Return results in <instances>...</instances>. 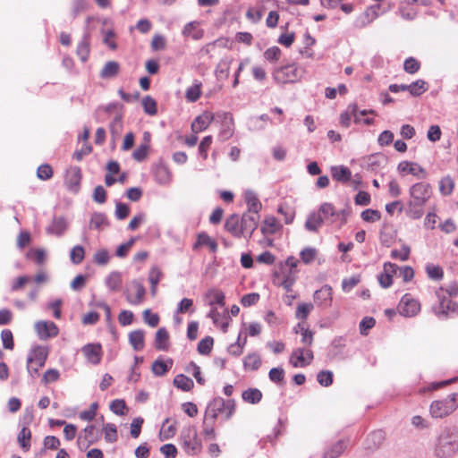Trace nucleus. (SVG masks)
Returning a JSON list of instances; mask_svg holds the SVG:
<instances>
[{
  "label": "nucleus",
  "mask_w": 458,
  "mask_h": 458,
  "mask_svg": "<svg viewBox=\"0 0 458 458\" xmlns=\"http://www.w3.org/2000/svg\"><path fill=\"white\" fill-rule=\"evenodd\" d=\"M169 335L165 327L159 328L155 336V347L157 350L165 351L168 348Z\"/></svg>",
  "instance_id": "32"
},
{
  "label": "nucleus",
  "mask_w": 458,
  "mask_h": 458,
  "mask_svg": "<svg viewBox=\"0 0 458 458\" xmlns=\"http://www.w3.org/2000/svg\"><path fill=\"white\" fill-rule=\"evenodd\" d=\"M290 363L294 368L306 366L304 358V348H297L292 352L290 357Z\"/></svg>",
  "instance_id": "46"
},
{
  "label": "nucleus",
  "mask_w": 458,
  "mask_h": 458,
  "mask_svg": "<svg viewBox=\"0 0 458 458\" xmlns=\"http://www.w3.org/2000/svg\"><path fill=\"white\" fill-rule=\"evenodd\" d=\"M302 75L303 70L292 64L276 69L273 73V78L276 82L285 84L300 81Z\"/></svg>",
  "instance_id": "5"
},
{
  "label": "nucleus",
  "mask_w": 458,
  "mask_h": 458,
  "mask_svg": "<svg viewBox=\"0 0 458 458\" xmlns=\"http://www.w3.org/2000/svg\"><path fill=\"white\" fill-rule=\"evenodd\" d=\"M141 104L144 112L148 115H155L157 113V101L150 96H146L142 98Z\"/></svg>",
  "instance_id": "47"
},
{
  "label": "nucleus",
  "mask_w": 458,
  "mask_h": 458,
  "mask_svg": "<svg viewBox=\"0 0 458 458\" xmlns=\"http://www.w3.org/2000/svg\"><path fill=\"white\" fill-rule=\"evenodd\" d=\"M318 382L325 387L333 384V372L330 370H321L317 375Z\"/></svg>",
  "instance_id": "55"
},
{
  "label": "nucleus",
  "mask_w": 458,
  "mask_h": 458,
  "mask_svg": "<svg viewBox=\"0 0 458 458\" xmlns=\"http://www.w3.org/2000/svg\"><path fill=\"white\" fill-rule=\"evenodd\" d=\"M349 444V438L337 440L325 448L322 458H339L348 448Z\"/></svg>",
  "instance_id": "12"
},
{
  "label": "nucleus",
  "mask_w": 458,
  "mask_h": 458,
  "mask_svg": "<svg viewBox=\"0 0 458 458\" xmlns=\"http://www.w3.org/2000/svg\"><path fill=\"white\" fill-rule=\"evenodd\" d=\"M454 188V182L450 175L443 177L439 182V191L444 196L451 195Z\"/></svg>",
  "instance_id": "45"
},
{
  "label": "nucleus",
  "mask_w": 458,
  "mask_h": 458,
  "mask_svg": "<svg viewBox=\"0 0 458 458\" xmlns=\"http://www.w3.org/2000/svg\"><path fill=\"white\" fill-rule=\"evenodd\" d=\"M129 213L130 208L128 205L122 202H116L114 215L118 220L125 219L128 216Z\"/></svg>",
  "instance_id": "61"
},
{
  "label": "nucleus",
  "mask_w": 458,
  "mask_h": 458,
  "mask_svg": "<svg viewBox=\"0 0 458 458\" xmlns=\"http://www.w3.org/2000/svg\"><path fill=\"white\" fill-rule=\"evenodd\" d=\"M244 199L248 205L247 212L259 215V212L260 211L262 205L257 194L253 191L248 190L244 193Z\"/></svg>",
  "instance_id": "22"
},
{
  "label": "nucleus",
  "mask_w": 458,
  "mask_h": 458,
  "mask_svg": "<svg viewBox=\"0 0 458 458\" xmlns=\"http://www.w3.org/2000/svg\"><path fill=\"white\" fill-rule=\"evenodd\" d=\"M89 6L87 0H73L72 7V15L73 18L77 17L81 13L87 10Z\"/></svg>",
  "instance_id": "60"
},
{
  "label": "nucleus",
  "mask_w": 458,
  "mask_h": 458,
  "mask_svg": "<svg viewBox=\"0 0 458 458\" xmlns=\"http://www.w3.org/2000/svg\"><path fill=\"white\" fill-rule=\"evenodd\" d=\"M344 346V338L342 336L335 337L331 343L330 359H335L337 354L341 353Z\"/></svg>",
  "instance_id": "50"
},
{
  "label": "nucleus",
  "mask_w": 458,
  "mask_h": 458,
  "mask_svg": "<svg viewBox=\"0 0 458 458\" xmlns=\"http://www.w3.org/2000/svg\"><path fill=\"white\" fill-rule=\"evenodd\" d=\"M68 223L64 216H55L50 225L47 227V233L61 236L67 230Z\"/></svg>",
  "instance_id": "18"
},
{
  "label": "nucleus",
  "mask_w": 458,
  "mask_h": 458,
  "mask_svg": "<svg viewBox=\"0 0 458 458\" xmlns=\"http://www.w3.org/2000/svg\"><path fill=\"white\" fill-rule=\"evenodd\" d=\"M235 411L234 400H224L222 397H215L206 410V416L215 422L219 413H225V420H229Z\"/></svg>",
  "instance_id": "3"
},
{
  "label": "nucleus",
  "mask_w": 458,
  "mask_h": 458,
  "mask_svg": "<svg viewBox=\"0 0 458 458\" xmlns=\"http://www.w3.org/2000/svg\"><path fill=\"white\" fill-rule=\"evenodd\" d=\"M214 424H215V422H212V420H210V417H207L205 415V419H204V422H203V426H204L203 433L207 439L211 440V439L216 438Z\"/></svg>",
  "instance_id": "57"
},
{
  "label": "nucleus",
  "mask_w": 458,
  "mask_h": 458,
  "mask_svg": "<svg viewBox=\"0 0 458 458\" xmlns=\"http://www.w3.org/2000/svg\"><path fill=\"white\" fill-rule=\"evenodd\" d=\"M126 403L122 399H115L110 403V410L116 415H124Z\"/></svg>",
  "instance_id": "64"
},
{
  "label": "nucleus",
  "mask_w": 458,
  "mask_h": 458,
  "mask_svg": "<svg viewBox=\"0 0 458 458\" xmlns=\"http://www.w3.org/2000/svg\"><path fill=\"white\" fill-rule=\"evenodd\" d=\"M314 306L312 303L301 302L299 303L296 309L295 316L300 320H305Z\"/></svg>",
  "instance_id": "49"
},
{
  "label": "nucleus",
  "mask_w": 458,
  "mask_h": 458,
  "mask_svg": "<svg viewBox=\"0 0 458 458\" xmlns=\"http://www.w3.org/2000/svg\"><path fill=\"white\" fill-rule=\"evenodd\" d=\"M331 174L334 180L343 183L349 182L352 177L350 169L344 165L332 166Z\"/></svg>",
  "instance_id": "26"
},
{
  "label": "nucleus",
  "mask_w": 458,
  "mask_h": 458,
  "mask_svg": "<svg viewBox=\"0 0 458 458\" xmlns=\"http://www.w3.org/2000/svg\"><path fill=\"white\" fill-rule=\"evenodd\" d=\"M172 365L173 360L171 359H168L166 361L156 360L152 364L151 370L154 375L162 377L168 371Z\"/></svg>",
  "instance_id": "38"
},
{
  "label": "nucleus",
  "mask_w": 458,
  "mask_h": 458,
  "mask_svg": "<svg viewBox=\"0 0 458 458\" xmlns=\"http://www.w3.org/2000/svg\"><path fill=\"white\" fill-rule=\"evenodd\" d=\"M30 429L27 426H22L17 436V441L19 445L24 452H28L30 449Z\"/></svg>",
  "instance_id": "29"
},
{
  "label": "nucleus",
  "mask_w": 458,
  "mask_h": 458,
  "mask_svg": "<svg viewBox=\"0 0 458 458\" xmlns=\"http://www.w3.org/2000/svg\"><path fill=\"white\" fill-rule=\"evenodd\" d=\"M353 118L355 123H360L361 118L358 115V106L355 103L350 104L345 112L340 115V123L342 126L348 128L350 126L351 119Z\"/></svg>",
  "instance_id": "17"
},
{
  "label": "nucleus",
  "mask_w": 458,
  "mask_h": 458,
  "mask_svg": "<svg viewBox=\"0 0 458 458\" xmlns=\"http://www.w3.org/2000/svg\"><path fill=\"white\" fill-rule=\"evenodd\" d=\"M333 289L330 285L325 284L320 289L315 291L313 294L314 301L322 308H328L333 301Z\"/></svg>",
  "instance_id": "14"
},
{
  "label": "nucleus",
  "mask_w": 458,
  "mask_h": 458,
  "mask_svg": "<svg viewBox=\"0 0 458 458\" xmlns=\"http://www.w3.org/2000/svg\"><path fill=\"white\" fill-rule=\"evenodd\" d=\"M201 82L196 81L193 85L186 89L185 98L188 102H196L201 94Z\"/></svg>",
  "instance_id": "42"
},
{
  "label": "nucleus",
  "mask_w": 458,
  "mask_h": 458,
  "mask_svg": "<svg viewBox=\"0 0 458 458\" xmlns=\"http://www.w3.org/2000/svg\"><path fill=\"white\" fill-rule=\"evenodd\" d=\"M206 299L208 301V304L213 306L215 304H218L220 306L225 305V294L222 291L218 289H210L206 293Z\"/></svg>",
  "instance_id": "36"
},
{
  "label": "nucleus",
  "mask_w": 458,
  "mask_h": 458,
  "mask_svg": "<svg viewBox=\"0 0 458 458\" xmlns=\"http://www.w3.org/2000/svg\"><path fill=\"white\" fill-rule=\"evenodd\" d=\"M174 385L178 389L188 392L193 388L194 382L191 377L179 374L174 378Z\"/></svg>",
  "instance_id": "35"
},
{
  "label": "nucleus",
  "mask_w": 458,
  "mask_h": 458,
  "mask_svg": "<svg viewBox=\"0 0 458 458\" xmlns=\"http://www.w3.org/2000/svg\"><path fill=\"white\" fill-rule=\"evenodd\" d=\"M103 431L105 439L108 443H114L117 441V429L116 426L113 423H107L104 426Z\"/></svg>",
  "instance_id": "52"
},
{
  "label": "nucleus",
  "mask_w": 458,
  "mask_h": 458,
  "mask_svg": "<svg viewBox=\"0 0 458 458\" xmlns=\"http://www.w3.org/2000/svg\"><path fill=\"white\" fill-rule=\"evenodd\" d=\"M458 408V394H451L445 399L431 403L429 413L432 418L443 419L452 414Z\"/></svg>",
  "instance_id": "2"
},
{
  "label": "nucleus",
  "mask_w": 458,
  "mask_h": 458,
  "mask_svg": "<svg viewBox=\"0 0 458 458\" xmlns=\"http://www.w3.org/2000/svg\"><path fill=\"white\" fill-rule=\"evenodd\" d=\"M180 443L188 455H195L201 450V444L198 439L197 431L194 428L190 427L182 431Z\"/></svg>",
  "instance_id": "6"
},
{
  "label": "nucleus",
  "mask_w": 458,
  "mask_h": 458,
  "mask_svg": "<svg viewBox=\"0 0 458 458\" xmlns=\"http://www.w3.org/2000/svg\"><path fill=\"white\" fill-rule=\"evenodd\" d=\"M108 225H109V222H108V219H107L106 214L101 213V212H95L92 214L90 221H89V227L91 229L100 231Z\"/></svg>",
  "instance_id": "28"
},
{
  "label": "nucleus",
  "mask_w": 458,
  "mask_h": 458,
  "mask_svg": "<svg viewBox=\"0 0 458 458\" xmlns=\"http://www.w3.org/2000/svg\"><path fill=\"white\" fill-rule=\"evenodd\" d=\"M280 229V225L275 216H267L261 226L263 234H274Z\"/></svg>",
  "instance_id": "33"
},
{
  "label": "nucleus",
  "mask_w": 458,
  "mask_h": 458,
  "mask_svg": "<svg viewBox=\"0 0 458 458\" xmlns=\"http://www.w3.org/2000/svg\"><path fill=\"white\" fill-rule=\"evenodd\" d=\"M324 218L318 212H312L305 222V228L310 232H317L321 227Z\"/></svg>",
  "instance_id": "30"
},
{
  "label": "nucleus",
  "mask_w": 458,
  "mask_h": 458,
  "mask_svg": "<svg viewBox=\"0 0 458 458\" xmlns=\"http://www.w3.org/2000/svg\"><path fill=\"white\" fill-rule=\"evenodd\" d=\"M438 298V305L433 308L434 313L439 318H446L451 314H458V302L446 300V298L439 294V292H436Z\"/></svg>",
  "instance_id": "7"
},
{
  "label": "nucleus",
  "mask_w": 458,
  "mask_h": 458,
  "mask_svg": "<svg viewBox=\"0 0 458 458\" xmlns=\"http://www.w3.org/2000/svg\"><path fill=\"white\" fill-rule=\"evenodd\" d=\"M225 228L234 237L242 236V232L241 228V221L239 219L238 215L233 214L231 215L225 223Z\"/></svg>",
  "instance_id": "25"
},
{
  "label": "nucleus",
  "mask_w": 458,
  "mask_h": 458,
  "mask_svg": "<svg viewBox=\"0 0 458 458\" xmlns=\"http://www.w3.org/2000/svg\"><path fill=\"white\" fill-rule=\"evenodd\" d=\"M398 309L401 315L413 317L420 311V305L410 294H405L401 299Z\"/></svg>",
  "instance_id": "10"
},
{
  "label": "nucleus",
  "mask_w": 458,
  "mask_h": 458,
  "mask_svg": "<svg viewBox=\"0 0 458 458\" xmlns=\"http://www.w3.org/2000/svg\"><path fill=\"white\" fill-rule=\"evenodd\" d=\"M35 330L38 337L42 340H46L50 337H55L58 335V327L52 321H38L35 324Z\"/></svg>",
  "instance_id": "13"
},
{
  "label": "nucleus",
  "mask_w": 458,
  "mask_h": 458,
  "mask_svg": "<svg viewBox=\"0 0 458 458\" xmlns=\"http://www.w3.org/2000/svg\"><path fill=\"white\" fill-rule=\"evenodd\" d=\"M1 339L4 349L13 350L14 347L13 335L11 330L4 329L1 332Z\"/></svg>",
  "instance_id": "58"
},
{
  "label": "nucleus",
  "mask_w": 458,
  "mask_h": 458,
  "mask_svg": "<svg viewBox=\"0 0 458 458\" xmlns=\"http://www.w3.org/2000/svg\"><path fill=\"white\" fill-rule=\"evenodd\" d=\"M143 319L151 327H156L159 323V316L157 313H151L148 309L143 311Z\"/></svg>",
  "instance_id": "63"
},
{
  "label": "nucleus",
  "mask_w": 458,
  "mask_h": 458,
  "mask_svg": "<svg viewBox=\"0 0 458 458\" xmlns=\"http://www.w3.org/2000/svg\"><path fill=\"white\" fill-rule=\"evenodd\" d=\"M81 181V171L79 167L73 166L66 171L65 184L69 191L77 192Z\"/></svg>",
  "instance_id": "16"
},
{
  "label": "nucleus",
  "mask_w": 458,
  "mask_h": 458,
  "mask_svg": "<svg viewBox=\"0 0 458 458\" xmlns=\"http://www.w3.org/2000/svg\"><path fill=\"white\" fill-rule=\"evenodd\" d=\"M199 26V22L197 21L188 22L182 30V35L186 38H191L193 40L201 39L204 36V30Z\"/></svg>",
  "instance_id": "20"
},
{
  "label": "nucleus",
  "mask_w": 458,
  "mask_h": 458,
  "mask_svg": "<svg viewBox=\"0 0 458 458\" xmlns=\"http://www.w3.org/2000/svg\"><path fill=\"white\" fill-rule=\"evenodd\" d=\"M423 206L424 205H419L410 200L406 209V215L411 219L420 218L423 215Z\"/></svg>",
  "instance_id": "48"
},
{
  "label": "nucleus",
  "mask_w": 458,
  "mask_h": 458,
  "mask_svg": "<svg viewBox=\"0 0 458 458\" xmlns=\"http://www.w3.org/2000/svg\"><path fill=\"white\" fill-rule=\"evenodd\" d=\"M213 344V338L211 336H206L205 338L199 341V343L198 344L197 350L199 353L202 355H207L211 352Z\"/></svg>",
  "instance_id": "53"
},
{
  "label": "nucleus",
  "mask_w": 458,
  "mask_h": 458,
  "mask_svg": "<svg viewBox=\"0 0 458 458\" xmlns=\"http://www.w3.org/2000/svg\"><path fill=\"white\" fill-rule=\"evenodd\" d=\"M398 171L401 173H408L415 176H419L421 174V177L424 178L426 175L425 169L420 165L409 161H402L398 165Z\"/></svg>",
  "instance_id": "23"
},
{
  "label": "nucleus",
  "mask_w": 458,
  "mask_h": 458,
  "mask_svg": "<svg viewBox=\"0 0 458 458\" xmlns=\"http://www.w3.org/2000/svg\"><path fill=\"white\" fill-rule=\"evenodd\" d=\"M431 187L426 182H417L410 188L411 200L419 205H425L431 197Z\"/></svg>",
  "instance_id": "8"
},
{
  "label": "nucleus",
  "mask_w": 458,
  "mask_h": 458,
  "mask_svg": "<svg viewBox=\"0 0 458 458\" xmlns=\"http://www.w3.org/2000/svg\"><path fill=\"white\" fill-rule=\"evenodd\" d=\"M231 63L232 60L228 58H224L219 61L215 71L216 76L218 80L228 78Z\"/></svg>",
  "instance_id": "39"
},
{
  "label": "nucleus",
  "mask_w": 458,
  "mask_h": 458,
  "mask_svg": "<svg viewBox=\"0 0 458 458\" xmlns=\"http://www.w3.org/2000/svg\"><path fill=\"white\" fill-rule=\"evenodd\" d=\"M385 440V434L381 430L374 431L367 437V447L374 450L378 448Z\"/></svg>",
  "instance_id": "37"
},
{
  "label": "nucleus",
  "mask_w": 458,
  "mask_h": 458,
  "mask_svg": "<svg viewBox=\"0 0 458 458\" xmlns=\"http://www.w3.org/2000/svg\"><path fill=\"white\" fill-rule=\"evenodd\" d=\"M85 256L84 248L81 245L74 246L70 252V259L72 263L78 265L81 264Z\"/></svg>",
  "instance_id": "51"
},
{
  "label": "nucleus",
  "mask_w": 458,
  "mask_h": 458,
  "mask_svg": "<svg viewBox=\"0 0 458 458\" xmlns=\"http://www.w3.org/2000/svg\"><path fill=\"white\" fill-rule=\"evenodd\" d=\"M426 272L428 276L433 280H441L444 276V271L441 267L433 264L426 266Z\"/></svg>",
  "instance_id": "54"
},
{
  "label": "nucleus",
  "mask_w": 458,
  "mask_h": 458,
  "mask_svg": "<svg viewBox=\"0 0 458 458\" xmlns=\"http://www.w3.org/2000/svg\"><path fill=\"white\" fill-rule=\"evenodd\" d=\"M428 90L427 82L423 80H417L411 84L408 85V91L413 97H419Z\"/></svg>",
  "instance_id": "43"
},
{
  "label": "nucleus",
  "mask_w": 458,
  "mask_h": 458,
  "mask_svg": "<svg viewBox=\"0 0 458 458\" xmlns=\"http://www.w3.org/2000/svg\"><path fill=\"white\" fill-rule=\"evenodd\" d=\"M259 215L251 214V213H244L241 219V228L242 232V236L246 238H250L254 233V231L258 227L259 224Z\"/></svg>",
  "instance_id": "11"
},
{
  "label": "nucleus",
  "mask_w": 458,
  "mask_h": 458,
  "mask_svg": "<svg viewBox=\"0 0 458 458\" xmlns=\"http://www.w3.org/2000/svg\"><path fill=\"white\" fill-rule=\"evenodd\" d=\"M89 37L84 34L81 41L78 44L76 53L81 62L85 63L89 55Z\"/></svg>",
  "instance_id": "34"
},
{
  "label": "nucleus",
  "mask_w": 458,
  "mask_h": 458,
  "mask_svg": "<svg viewBox=\"0 0 458 458\" xmlns=\"http://www.w3.org/2000/svg\"><path fill=\"white\" fill-rule=\"evenodd\" d=\"M204 245L208 246L212 252H216L217 250V243L215 242V240L209 237L207 233H199L193 248L196 249L198 246Z\"/></svg>",
  "instance_id": "40"
},
{
  "label": "nucleus",
  "mask_w": 458,
  "mask_h": 458,
  "mask_svg": "<svg viewBox=\"0 0 458 458\" xmlns=\"http://www.w3.org/2000/svg\"><path fill=\"white\" fill-rule=\"evenodd\" d=\"M318 212L321 214L324 221H328L330 224L335 223L340 217V213L335 210L333 204L328 202L321 204Z\"/></svg>",
  "instance_id": "19"
},
{
  "label": "nucleus",
  "mask_w": 458,
  "mask_h": 458,
  "mask_svg": "<svg viewBox=\"0 0 458 458\" xmlns=\"http://www.w3.org/2000/svg\"><path fill=\"white\" fill-rule=\"evenodd\" d=\"M261 366V359L258 353H250L243 360L245 369L257 370Z\"/></svg>",
  "instance_id": "41"
},
{
  "label": "nucleus",
  "mask_w": 458,
  "mask_h": 458,
  "mask_svg": "<svg viewBox=\"0 0 458 458\" xmlns=\"http://www.w3.org/2000/svg\"><path fill=\"white\" fill-rule=\"evenodd\" d=\"M242 399L251 404L258 403L262 398V393L257 388H249L242 393Z\"/></svg>",
  "instance_id": "44"
},
{
  "label": "nucleus",
  "mask_w": 458,
  "mask_h": 458,
  "mask_svg": "<svg viewBox=\"0 0 458 458\" xmlns=\"http://www.w3.org/2000/svg\"><path fill=\"white\" fill-rule=\"evenodd\" d=\"M268 377L276 384H282L284 379V369L281 367L273 368L268 372Z\"/></svg>",
  "instance_id": "56"
},
{
  "label": "nucleus",
  "mask_w": 458,
  "mask_h": 458,
  "mask_svg": "<svg viewBox=\"0 0 458 458\" xmlns=\"http://www.w3.org/2000/svg\"><path fill=\"white\" fill-rule=\"evenodd\" d=\"M105 283L110 291H113V292L119 291L121 289L122 283H123L122 274L118 271L111 272L106 277Z\"/></svg>",
  "instance_id": "31"
},
{
  "label": "nucleus",
  "mask_w": 458,
  "mask_h": 458,
  "mask_svg": "<svg viewBox=\"0 0 458 458\" xmlns=\"http://www.w3.org/2000/svg\"><path fill=\"white\" fill-rule=\"evenodd\" d=\"M420 62H418L413 57L407 58L403 64L404 71L410 74H414L415 72H417L420 70Z\"/></svg>",
  "instance_id": "59"
},
{
  "label": "nucleus",
  "mask_w": 458,
  "mask_h": 458,
  "mask_svg": "<svg viewBox=\"0 0 458 458\" xmlns=\"http://www.w3.org/2000/svg\"><path fill=\"white\" fill-rule=\"evenodd\" d=\"M47 356L48 348L47 346L36 345L30 351L27 357V371L32 378L38 377V370L34 369V364L38 367H44Z\"/></svg>",
  "instance_id": "4"
},
{
  "label": "nucleus",
  "mask_w": 458,
  "mask_h": 458,
  "mask_svg": "<svg viewBox=\"0 0 458 458\" xmlns=\"http://www.w3.org/2000/svg\"><path fill=\"white\" fill-rule=\"evenodd\" d=\"M434 454L437 458H452L458 454V429L455 427L445 428L441 432Z\"/></svg>",
  "instance_id": "1"
},
{
  "label": "nucleus",
  "mask_w": 458,
  "mask_h": 458,
  "mask_svg": "<svg viewBox=\"0 0 458 458\" xmlns=\"http://www.w3.org/2000/svg\"><path fill=\"white\" fill-rule=\"evenodd\" d=\"M81 352L88 362L98 365L102 358V346L100 344H88L81 348Z\"/></svg>",
  "instance_id": "15"
},
{
  "label": "nucleus",
  "mask_w": 458,
  "mask_h": 458,
  "mask_svg": "<svg viewBox=\"0 0 458 458\" xmlns=\"http://www.w3.org/2000/svg\"><path fill=\"white\" fill-rule=\"evenodd\" d=\"M131 288L125 292L126 301L131 305H140L144 301L146 288L137 280L131 282Z\"/></svg>",
  "instance_id": "9"
},
{
  "label": "nucleus",
  "mask_w": 458,
  "mask_h": 458,
  "mask_svg": "<svg viewBox=\"0 0 458 458\" xmlns=\"http://www.w3.org/2000/svg\"><path fill=\"white\" fill-rule=\"evenodd\" d=\"M120 64L116 61H108L100 71L99 76L102 79H112L118 75Z\"/></svg>",
  "instance_id": "27"
},
{
  "label": "nucleus",
  "mask_w": 458,
  "mask_h": 458,
  "mask_svg": "<svg viewBox=\"0 0 458 458\" xmlns=\"http://www.w3.org/2000/svg\"><path fill=\"white\" fill-rule=\"evenodd\" d=\"M129 343L134 351H142L145 347V332L141 329L131 331L129 334Z\"/></svg>",
  "instance_id": "24"
},
{
  "label": "nucleus",
  "mask_w": 458,
  "mask_h": 458,
  "mask_svg": "<svg viewBox=\"0 0 458 458\" xmlns=\"http://www.w3.org/2000/svg\"><path fill=\"white\" fill-rule=\"evenodd\" d=\"M213 120V114L209 112H204L195 118L191 123V129L198 133L206 130Z\"/></svg>",
  "instance_id": "21"
},
{
  "label": "nucleus",
  "mask_w": 458,
  "mask_h": 458,
  "mask_svg": "<svg viewBox=\"0 0 458 458\" xmlns=\"http://www.w3.org/2000/svg\"><path fill=\"white\" fill-rule=\"evenodd\" d=\"M361 218L365 222L374 223L381 218V214L378 210L366 209L361 213Z\"/></svg>",
  "instance_id": "62"
}]
</instances>
